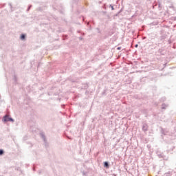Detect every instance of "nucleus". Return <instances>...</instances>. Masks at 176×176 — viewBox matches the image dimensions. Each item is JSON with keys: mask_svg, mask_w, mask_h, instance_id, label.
<instances>
[{"mask_svg": "<svg viewBox=\"0 0 176 176\" xmlns=\"http://www.w3.org/2000/svg\"><path fill=\"white\" fill-rule=\"evenodd\" d=\"M4 122H13V120L10 118H9V116H6L4 117Z\"/></svg>", "mask_w": 176, "mask_h": 176, "instance_id": "f257e3e1", "label": "nucleus"}, {"mask_svg": "<svg viewBox=\"0 0 176 176\" xmlns=\"http://www.w3.org/2000/svg\"><path fill=\"white\" fill-rule=\"evenodd\" d=\"M142 130H144V131H148V125L143 126Z\"/></svg>", "mask_w": 176, "mask_h": 176, "instance_id": "f03ea898", "label": "nucleus"}, {"mask_svg": "<svg viewBox=\"0 0 176 176\" xmlns=\"http://www.w3.org/2000/svg\"><path fill=\"white\" fill-rule=\"evenodd\" d=\"M104 167H107V168H109V164H108V162H105L104 163Z\"/></svg>", "mask_w": 176, "mask_h": 176, "instance_id": "7ed1b4c3", "label": "nucleus"}, {"mask_svg": "<svg viewBox=\"0 0 176 176\" xmlns=\"http://www.w3.org/2000/svg\"><path fill=\"white\" fill-rule=\"evenodd\" d=\"M21 39H25V35L22 34V35L21 36Z\"/></svg>", "mask_w": 176, "mask_h": 176, "instance_id": "20e7f679", "label": "nucleus"}, {"mask_svg": "<svg viewBox=\"0 0 176 176\" xmlns=\"http://www.w3.org/2000/svg\"><path fill=\"white\" fill-rule=\"evenodd\" d=\"M0 155H3V150H0Z\"/></svg>", "mask_w": 176, "mask_h": 176, "instance_id": "39448f33", "label": "nucleus"}, {"mask_svg": "<svg viewBox=\"0 0 176 176\" xmlns=\"http://www.w3.org/2000/svg\"><path fill=\"white\" fill-rule=\"evenodd\" d=\"M135 47H138V45H135Z\"/></svg>", "mask_w": 176, "mask_h": 176, "instance_id": "423d86ee", "label": "nucleus"}, {"mask_svg": "<svg viewBox=\"0 0 176 176\" xmlns=\"http://www.w3.org/2000/svg\"><path fill=\"white\" fill-rule=\"evenodd\" d=\"M118 50H120V47H118Z\"/></svg>", "mask_w": 176, "mask_h": 176, "instance_id": "0eeeda50", "label": "nucleus"}]
</instances>
